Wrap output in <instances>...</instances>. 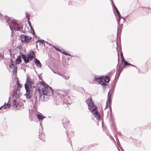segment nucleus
<instances>
[{"label": "nucleus", "instance_id": "nucleus-16", "mask_svg": "<svg viewBox=\"0 0 151 151\" xmlns=\"http://www.w3.org/2000/svg\"><path fill=\"white\" fill-rule=\"evenodd\" d=\"M30 91H26L25 95L28 99H29L30 98Z\"/></svg>", "mask_w": 151, "mask_h": 151}, {"label": "nucleus", "instance_id": "nucleus-28", "mask_svg": "<svg viewBox=\"0 0 151 151\" xmlns=\"http://www.w3.org/2000/svg\"><path fill=\"white\" fill-rule=\"evenodd\" d=\"M17 67L16 66L15 67H14V70H17Z\"/></svg>", "mask_w": 151, "mask_h": 151}, {"label": "nucleus", "instance_id": "nucleus-2", "mask_svg": "<svg viewBox=\"0 0 151 151\" xmlns=\"http://www.w3.org/2000/svg\"><path fill=\"white\" fill-rule=\"evenodd\" d=\"M86 102L88 105V109L91 112H92L96 110L97 108L96 106L93 101H92L91 98L88 99Z\"/></svg>", "mask_w": 151, "mask_h": 151}, {"label": "nucleus", "instance_id": "nucleus-26", "mask_svg": "<svg viewBox=\"0 0 151 151\" xmlns=\"http://www.w3.org/2000/svg\"><path fill=\"white\" fill-rule=\"evenodd\" d=\"M64 77L66 79H68L69 78V76H64Z\"/></svg>", "mask_w": 151, "mask_h": 151}, {"label": "nucleus", "instance_id": "nucleus-9", "mask_svg": "<svg viewBox=\"0 0 151 151\" xmlns=\"http://www.w3.org/2000/svg\"><path fill=\"white\" fill-rule=\"evenodd\" d=\"M36 65L37 66H39L41 67L42 66V64L41 63H40V61L38 59L36 58L35 59V60L34 61Z\"/></svg>", "mask_w": 151, "mask_h": 151}, {"label": "nucleus", "instance_id": "nucleus-18", "mask_svg": "<svg viewBox=\"0 0 151 151\" xmlns=\"http://www.w3.org/2000/svg\"><path fill=\"white\" fill-rule=\"evenodd\" d=\"M37 118L39 120H42L44 118H45V117L44 116H42L41 115L37 114Z\"/></svg>", "mask_w": 151, "mask_h": 151}, {"label": "nucleus", "instance_id": "nucleus-5", "mask_svg": "<svg viewBox=\"0 0 151 151\" xmlns=\"http://www.w3.org/2000/svg\"><path fill=\"white\" fill-rule=\"evenodd\" d=\"M21 39L22 42H29L32 39V37L30 36L22 35L21 36Z\"/></svg>", "mask_w": 151, "mask_h": 151}, {"label": "nucleus", "instance_id": "nucleus-14", "mask_svg": "<svg viewBox=\"0 0 151 151\" xmlns=\"http://www.w3.org/2000/svg\"><path fill=\"white\" fill-rule=\"evenodd\" d=\"M21 61V57L20 56H19L18 58L16 60L15 62L17 64H19Z\"/></svg>", "mask_w": 151, "mask_h": 151}, {"label": "nucleus", "instance_id": "nucleus-30", "mask_svg": "<svg viewBox=\"0 0 151 151\" xmlns=\"http://www.w3.org/2000/svg\"><path fill=\"white\" fill-rule=\"evenodd\" d=\"M1 54H0V58H1Z\"/></svg>", "mask_w": 151, "mask_h": 151}, {"label": "nucleus", "instance_id": "nucleus-7", "mask_svg": "<svg viewBox=\"0 0 151 151\" xmlns=\"http://www.w3.org/2000/svg\"><path fill=\"white\" fill-rule=\"evenodd\" d=\"M111 97V94L109 93H108V101L106 103V105L105 109L108 107H110V100Z\"/></svg>", "mask_w": 151, "mask_h": 151}, {"label": "nucleus", "instance_id": "nucleus-8", "mask_svg": "<svg viewBox=\"0 0 151 151\" xmlns=\"http://www.w3.org/2000/svg\"><path fill=\"white\" fill-rule=\"evenodd\" d=\"M94 116L96 117V119L99 120L101 119L100 115L98 111H96L94 113Z\"/></svg>", "mask_w": 151, "mask_h": 151}, {"label": "nucleus", "instance_id": "nucleus-22", "mask_svg": "<svg viewBox=\"0 0 151 151\" xmlns=\"http://www.w3.org/2000/svg\"><path fill=\"white\" fill-rule=\"evenodd\" d=\"M61 52L63 54H64V55H68L69 56H71V55L69 53H68L67 52L62 51Z\"/></svg>", "mask_w": 151, "mask_h": 151}, {"label": "nucleus", "instance_id": "nucleus-29", "mask_svg": "<svg viewBox=\"0 0 151 151\" xmlns=\"http://www.w3.org/2000/svg\"><path fill=\"white\" fill-rule=\"evenodd\" d=\"M39 42H40L41 43H42L43 42V41H41V40H38Z\"/></svg>", "mask_w": 151, "mask_h": 151}, {"label": "nucleus", "instance_id": "nucleus-12", "mask_svg": "<svg viewBox=\"0 0 151 151\" xmlns=\"http://www.w3.org/2000/svg\"><path fill=\"white\" fill-rule=\"evenodd\" d=\"M69 121L66 119H63V123L65 127L67 126V124H68Z\"/></svg>", "mask_w": 151, "mask_h": 151}, {"label": "nucleus", "instance_id": "nucleus-15", "mask_svg": "<svg viewBox=\"0 0 151 151\" xmlns=\"http://www.w3.org/2000/svg\"><path fill=\"white\" fill-rule=\"evenodd\" d=\"M26 82L27 83V84H29L30 86L31 87V85L32 84V82L30 78H27V79Z\"/></svg>", "mask_w": 151, "mask_h": 151}, {"label": "nucleus", "instance_id": "nucleus-13", "mask_svg": "<svg viewBox=\"0 0 151 151\" xmlns=\"http://www.w3.org/2000/svg\"><path fill=\"white\" fill-rule=\"evenodd\" d=\"M104 80L105 82L107 83H109L111 77L108 76H106L104 78Z\"/></svg>", "mask_w": 151, "mask_h": 151}, {"label": "nucleus", "instance_id": "nucleus-20", "mask_svg": "<svg viewBox=\"0 0 151 151\" xmlns=\"http://www.w3.org/2000/svg\"><path fill=\"white\" fill-rule=\"evenodd\" d=\"M3 107H4L5 109H6L9 108L10 106V104H9L7 103L6 104H4L3 106H2Z\"/></svg>", "mask_w": 151, "mask_h": 151}, {"label": "nucleus", "instance_id": "nucleus-23", "mask_svg": "<svg viewBox=\"0 0 151 151\" xmlns=\"http://www.w3.org/2000/svg\"><path fill=\"white\" fill-rule=\"evenodd\" d=\"M116 12L117 14H118V16L119 17V18H120V14L119 12V11L118 10H117L116 11Z\"/></svg>", "mask_w": 151, "mask_h": 151}, {"label": "nucleus", "instance_id": "nucleus-19", "mask_svg": "<svg viewBox=\"0 0 151 151\" xmlns=\"http://www.w3.org/2000/svg\"><path fill=\"white\" fill-rule=\"evenodd\" d=\"M13 104V105H15L16 107H18L19 105V104L16 100H14Z\"/></svg>", "mask_w": 151, "mask_h": 151}, {"label": "nucleus", "instance_id": "nucleus-1", "mask_svg": "<svg viewBox=\"0 0 151 151\" xmlns=\"http://www.w3.org/2000/svg\"><path fill=\"white\" fill-rule=\"evenodd\" d=\"M39 83L40 86L42 87L41 89L40 88H38L37 89L38 91L40 93V99L43 97V99L44 100V96L43 95L51 96L52 93V91L51 88L44 81H39Z\"/></svg>", "mask_w": 151, "mask_h": 151}, {"label": "nucleus", "instance_id": "nucleus-32", "mask_svg": "<svg viewBox=\"0 0 151 151\" xmlns=\"http://www.w3.org/2000/svg\"><path fill=\"white\" fill-rule=\"evenodd\" d=\"M16 92V94H17V92Z\"/></svg>", "mask_w": 151, "mask_h": 151}, {"label": "nucleus", "instance_id": "nucleus-11", "mask_svg": "<svg viewBox=\"0 0 151 151\" xmlns=\"http://www.w3.org/2000/svg\"><path fill=\"white\" fill-rule=\"evenodd\" d=\"M29 18H30L29 17H28V24H29V25L30 28V29L31 30L32 32H33L34 33H35L33 27H32L31 23L29 20Z\"/></svg>", "mask_w": 151, "mask_h": 151}, {"label": "nucleus", "instance_id": "nucleus-25", "mask_svg": "<svg viewBox=\"0 0 151 151\" xmlns=\"http://www.w3.org/2000/svg\"><path fill=\"white\" fill-rule=\"evenodd\" d=\"M54 48L57 50H58V51H59V52H62V51L60 49H58V48H55V47H54Z\"/></svg>", "mask_w": 151, "mask_h": 151}, {"label": "nucleus", "instance_id": "nucleus-3", "mask_svg": "<svg viewBox=\"0 0 151 151\" xmlns=\"http://www.w3.org/2000/svg\"><path fill=\"white\" fill-rule=\"evenodd\" d=\"M10 27L11 29L16 30H21L22 28V25L21 24H18L15 21H11Z\"/></svg>", "mask_w": 151, "mask_h": 151}, {"label": "nucleus", "instance_id": "nucleus-4", "mask_svg": "<svg viewBox=\"0 0 151 151\" xmlns=\"http://www.w3.org/2000/svg\"><path fill=\"white\" fill-rule=\"evenodd\" d=\"M35 56V54L34 52L32 51L30 52L27 56L24 55H22V58L24 60L25 63H28L29 60H32Z\"/></svg>", "mask_w": 151, "mask_h": 151}, {"label": "nucleus", "instance_id": "nucleus-31", "mask_svg": "<svg viewBox=\"0 0 151 151\" xmlns=\"http://www.w3.org/2000/svg\"><path fill=\"white\" fill-rule=\"evenodd\" d=\"M2 107H3V106H1V107H0V110Z\"/></svg>", "mask_w": 151, "mask_h": 151}, {"label": "nucleus", "instance_id": "nucleus-27", "mask_svg": "<svg viewBox=\"0 0 151 151\" xmlns=\"http://www.w3.org/2000/svg\"><path fill=\"white\" fill-rule=\"evenodd\" d=\"M114 8H115V9L116 10V11L117 10H118V9H117V8L115 6H114Z\"/></svg>", "mask_w": 151, "mask_h": 151}, {"label": "nucleus", "instance_id": "nucleus-24", "mask_svg": "<svg viewBox=\"0 0 151 151\" xmlns=\"http://www.w3.org/2000/svg\"><path fill=\"white\" fill-rule=\"evenodd\" d=\"M121 57L122 60H123L124 59V56H123V53L122 52H121Z\"/></svg>", "mask_w": 151, "mask_h": 151}, {"label": "nucleus", "instance_id": "nucleus-6", "mask_svg": "<svg viewBox=\"0 0 151 151\" xmlns=\"http://www.w3.org/2000/svg\"><path fill=\"white\" fill-rule=\"evenodd\" d=\"M104 77H101L99 78H95V80L98 82L100 84L102 85H105L106 83L102 81Z\"/></svg>", "mask_w": 151, "mask_h": 151}, {"label": "nucleus", "instance_id": "nucleus-17", "mask_svg": "<svg viewBox=\"0 0 151 151\" xmlns=\"http://www.w3.org/2000/svg\"><path fill=\"white\" fill-rule=\"evenodd\" d=\"M122 63H124V64L125 65H131L134 66V65H132L131 64L129 63H128L125 59H124L123 60H122Z\"/></svg>", "mask_w": 151, "mask_h": 151}, {"label": "nucleus", "instance_id": "nucleus-21", "mask_svg": "<svg viewBox=\"0 0 151 151\" xmlns=\"http://www.w3.org/2000/svg\"><path fill=\"white\" fill-rule=\"evenodd\" d=\"M29 84L25 83V88L26 90V91H30L29 89V87L28 85Z\"/></svg>", "mask_w": 151, "mask_h": 151}, {"label": "nucleus", "instance_id": "nucleus-10", "mask_svg": "<svg viewBox=\"0 0 151 151\" xmlns=\"http://www.w3.org/2000/svg\"><path fill=\"white\" fill-rule=\"evenodd\" d=\"M17 83L18 85L17 90V92H19V91H20V88L22 87V84L20 83L19 82V81H17Z\"/></svg>", "mask_w": 151, "mask_h": 151}]
</instances>
